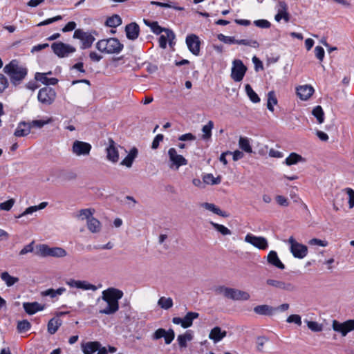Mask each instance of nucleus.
<instances>
[{
	"label": "nucleus",
	"instance_id": "f257e3e1",
	"mask_svg": "<svg viewBox=\"0 0 354 354\" xmlns=\"http://www.w3.org/2000/svg\"><path fill=\"white\" fill-rule=\"evenodd\" d=\"M122 290L109 288L102 292V299L104 304L100 305L99 313L105 315H113L119 309V300L122 297Z\"/></svg>",
	"mask_w": 354,
	"mask_h": 354
},
{
	"label": "nucleus",
	"instance_id": "f03ea898",
	"mask_svg": "<svg viewBox=\"0 0 354 354\" xmlns=\"http://www.w3.org/2000/svg\"><path fill=\"white\" fill-rule=\"evenodd\" d=\"M3 72L10 77V82L17 86L25 79L28 73V69L19 64L18 60L12 59L3 68Z\"/></svg>",
	"mask_w": 354,
	"mask_h": 354
},
{
	"label": "nucleus",
	"instance_id": "7ed1b4c3",
	"mask_svg": "<svg viewBox=\"0 0 354 354\" xmlns=\"http://www.w3.org/2000/svg\"><path fill=\"white\" fill-rule=\"evenodd\" d=\"M95 48L101 53L106 54H119L123 49L124 45L118 38L110 37L99 40Z\"/></svg>",
	"mask_w": 354,
	"mask_h": 354
},
{
	"label": "nucleus",
	"instance_id": "20e7f679",
	"mask_svg": "<svg viewBox=\"0 0 354 354\" xmlns=\"http://www.w3.org/2000/svg\"><path fill=\"white\" fill-rule=\"evenodd\" d=\"M82 349L84 354H93L96 351H97V354H108L109 352L113 353L117 351L115 347L110 345L102 346L99 342L82 343Z\"/></svg>",
	"mask_w": 354,
	"mask_h": 354
},
{
	"label": "nucleus",
	"instance_id": "39448f33",
	"mask_svg": "<svg viewBox=\"0 0 354 354\" xmlns=\"http://www.w3.org/2000/svg\"><path fill=\"white\" fill-rule=\"evenodd\" d=\"M219 292H223L225 297L233 300H248L250 299V295L247 292L232 288L221 286L217 289Z\"/></svg>",
	"mask_w": 354,
	"mask_h": 354
},
{
	"label": "nucleus",
	"instance_id": "423d86ee",
	"mask_svg": "<svg viewBox=\"0 0 354 354\" xmlns=\"http://www.w3.org/2000/svg\"><path fill=\"white\" fill-rule=\"evenodd\" d=\"M93 33L97 34L95 30L93 31V32H84L82 29H76L73 34V38L80 39L82 41V49L89 48L95 39Z\"/></svg>",
	"mask_w": 354,
	"mask_h": 354
},
{
	"label": "nucleus",
	"instance_id": "0eeeda50",
	"mask_svg": "<svg viewBox=\"0 0 354 354\" xmlns=\"http://www.w3.org/2000/svg\"><path fill=\"white\" fill-rule=\"evenodd\" d=\"M288 243L290 244V250L295 258L303 259L307 255V246L298 243L293 236L288 239Z\"/></svg>",
	"mask_w": 354,
	"mask_h": 354
},
{
	"label": "nucleus",
	"instance_id": "6e6552de",
	"mask_svg": "<svg viewBox=\"0 0 354 354\" xmlns=\"http://www.w3.org/2000/svg\"><path fill=\"white\" fill-rule=\"evenodd\" d=\"M168 156L169 158V167L178 170L180 167L187 165V160L182 155L178 154L175 148H170L168 150Z\"/></svg>",
	"mask_w": 354,
	"mask_h": 354
},
{
	"label": "nucleus",
	"instance_id": "1a4fd4ad",
	"mask_svg": "<svg viewBox=\"0 0 354 354\" xmlns=\"http://www.w3.org/2000/svg\"><path fill=\"white\" fill-rule=\"evenodd\" d=\"M51 48L53 53L59 57H68L71 53L76 51L75 47L62 41L53 43Z\"/></svg>",
	"mask_w": 354,
	"mask_h": 354
},
{
	"label": "nucleus",
	"instance_id": "9d476101",
	"mask_svg": "<svg viewBox=\"0 0 354 354\" xmlns=\"http://www.w3.org/2000/svg\"><path fill=\"white\" fill-rule=\"evenodd\" d=\"M247 67L240 59H234L232 62L231 77L235 82H241L246 73Z\"/></svg>",
	"mask_w": 354,
	"mask_h": 354
},
{
	"label": "nucleus",
	"instance_id": "9b49d317",
	"mask_svg": "<svg viewBox=\"0 0 354 354\" xmlns=\"http://www.w3.org/2000/svg\"><path fill=\"white\" fill-rule=\"evenodd\" d=\"M56 92L49 86H45L39 89L37 95L38 100L46 105L51 104L55 100Z\"/></svg>",
	"mask_w": 354,
	"mask_h": 354
},
{
	"label": "nucleus",
	"instance_id": "f8f14e48",
	"mask_svg": "<svg viewBox=\"0 0 354 354\" xmlns=\"http://www.w3.org/2000/svg\"><path fill=\"white\" fill-rule=\"evenodd\" d=\"M332 326L335 332L341 333L342 336H346L349 332L354 330V319H349L342 323L333 320Z\"/></svg>",
	"mask_w": 354,
	"mask_h": 354
},
{
	"label": "nucleus",
	"instance_id": "ddd939ff",
	"mask_svg": "<svg viewBox=\"0 0 354 354\" xmlns=\"http://www.w3.org/2000/svg\"><path fill=\"white\" fill-rule=\"evenodd\" d=\"M245 241L259 250H266L268 248V241L263 236H256L252 234H248L245 237Z\"/></svg>",
	"mask_w": 354,
	"mask_h": 354
},
{
	"label": "nucleus",
	"instance_id": "4468645a",
	"mask_svg": "<svg viewBox=\"0 0 354 354\" xmlns=\"http://www.w3.org/2000/svg\"><path fill=\"white\" fill-rule=\"evenodd\" d=\"M185 41L189 51L194 55H198L201 46L199 37L196 35L190 34L186 37Z\"/></svg>",
	"mask_w": 354,
	"mask_h": 354
},
{
	"label": "nucleus",
	"instance_id": "2eb2a0df",
	"mask_svg": "<svg viewBox=\"0 0 354 354\" xmlns=\"http://www.w3.org/2000/svg\"><path fill=\"white\" fill-rule=\"evenodd\" d=\"M91 145L83 141L75 140L72 147V151L76 156H86L90 153Z\"/></svg>",
	"mask_w": 354,
	"mask_h": 354
},
{
	"label": "nucleus",
	"instance_id": "dca6fc26",
	"mask_svg": "<svg viewBox=\"0 0 354 354\" xmlns=\"http://www.w3.org/2000/svg\"><path fill=\"white\" fill-rule=\"evenodd\" d=\"M162 337L164 338L165 344H169L175 337L174 330L169 329L168 330H166L164 328L157 329L153 335V339H159Z\"/></svg>",
	"mask_w": 354,
	"mask_h": 354
},
{
	"label": "nucleus",
	"instance_id": "f3484780",
	"mask_svg": "<svg viewBox=\"0 0 354 354\" xmlns=\"http://www.w3.org/2000/svg\"><path fill=\"white\" fill-rule=\"evenodd\" d=\"M106 158L108 160L115 163L119 160V153L116 143L112 138L109 139V146L106 148Z\"/></svg>",
	"mask_w": 354,
	"mask_h": 354
},
{
	"label": "nucleus",
	"instance_id": "a211bd4d",
	"mask_svg": "<svg viewBox=\"0 0 354 354\" xmlns=\"http://www.w3.org/2000/svg\"><path fill=\"white\" fill-rule=\"evenodd\" d=\"M266 283L268 286L277 288L280 290H286L288 292L295 291L296 289L295 286L292 283H286L285 281H279V280L268 279L266 281Z\"/></svg>",
	"mask_w": 354,
	"mask_h": 354
},
{
	"label": "nucleus",
	"instance_id": "6ab92c4d",
	"mask_svg": "<svg viewBox=\"0 0 354 354\" xmlns=\"http://www.w3.org/2000/svg\"><path fill=\"white\" fill-rule=\"evenodd\" d=\"M126 36L129 40L136 39L140 33V27L136 22H132L125 26Z\"/></svg>",
	"mask_w": 354,
	"mask_h": 354
},
{
	"label": "nucleus",
	"instance_id": "aec40b11",
	"mask_svg": "<svg viewBox=\"0 0 354 354\" xmlns=\"http://www.w3.org/2000/svg\"><path fill=\"white\" fill-rule=\"evenodd\" d=\"M315 90L310 85L299 86L297 88V93L299 98L302 100H307L313 94Z\"/></svg>",
	"mask_w": 354,
	"mask_h": 354
},
{
	"label": "nucleus",
	"instance_id": "412c9836",
	"mask_svg": "<svg viewBox=\"0 0 354 354\" xmlns=\"http://www.w3.org/2000/svg\"><path fill=\"white\" fill-rule=\"evenodd\" d=\"M268 263L280 270L285 269L284 264L279 259L277 252L272 250L267 256Z\"/></svg>",
	"mask_w": 354,
	"mask_h": 354
},
{
	"label": "nucleus",
	"instance_id": "4be33fe9",
	"mask_svg": "<svg viewBox=\"0 0 354 354\" xmlns=\"http://www.w3.org/2000/svg\"><path fill=\"white\" fill-rule=\"evenodd\" d=\"M52 72L49 71L47 73H36L35 74V80L37 81L41 82L42 84L48 86V85H55L58 82V80L55 77L48 78L46 77L47 75H51Z\"/></svg>",
	"mask_w": 354,
	"mask_h": 354
},
{
	"label": "nucleus",
	"instance_id": "5701e85b",
	"mask_svg": "<svg viewBox=\"0 0 354 354\" xmlns=\"http://www.w3.org/2000/svg\"><path fill=\"white\" fill-rule=\"evenodd\" d=\"M31 131V127L30 124L24 121L20 122L14 133L16 137H24L28 136Z\"/></svg>",
	"mask_w": 354,
	"mask_h": 354
},
{
	"label": "nucleus",
	"instance_id": "b1692460",
	"mask_svg": "<svg viewBox=\"0 0 354 354\" xmlns=\"http://www.w3.org/2000/svg\"><path fill=\"white\" fill-rule=\"evenodd\" d=\"M138 150L136 147H133L128 155L122 160L120 165H124L127 167H131L133 162L136 158L138 156Z\"/></svg>",
	"mask_w": 354,
	"mask_h": 354
},
{
	"label": "nucleus",
	"instance_id": "393cba45",
	"mask_svg": "<svg viewBox=\"0 0 354 354\" xmlns=\"http://www.w3.org/2000/svg\"><path fill=\"white\" fill-rule=\"evenodd\" d=\"M23 307L25 311L29 315H33L38 311L42 310L44 308V306H41L38 302H25L23 304Z\"/></svg>",
	"mask_w": 354,
	"mask_h": 354
},
{
	"label": "nucleus",
	"instance_id": "a878e982",
	"mask_svg": "<svg viewBox=\"0 0 354 354\" xmlns=\"http://www.w3.org/2000/svg\"><path fill=\"white\" fill-rule=\"evenodd\" d=\"M271 344L269 339L265 336H259L256 339L257 351L259 353L266 352V348H269Z\"/></svg>",
	"mask_w": 354,
	"mask_h": 354
},
{
	"label": "nucleus",
	"instance_id": "bb28decb",
	"mask_svg": "<svg viewBox=\"0 0 354 354\" xmlns=\"http://www.w3.org/2000/svg\"><path fill=\"white\" fill-rule=\"evenodd\" d=\"M226 334L225 330H222L220 327L216 326L211 330L209 337L214 342H218L225 337Z\"/></svg>",
	"mask_w": 354,
	"mask_h": 354
},
{
	"label": "nucleus",
	"instance_id": "cd10ccee",
	"mask_svg": "<svg viewBox=\"0 0 354 354\" xmlns=\"http://www.w3.org/2000/svg\"><path fill=\"white\" fill-rule=\"evenodd\" d=\"M254 311L258 315H272L275 313V309L274 307L264 304L255 306L254 308Z\"/></svg>",
	"mask_w": 354,
	"mask_h": 354
},
{
	"label": "nucleus",
	"instance_id": "c85d7f7f",
	"mask_svg": "<svg viewBox=\"0 0 354 354\" xmlns=\"http://www.w3.org/2000/svg\"><path fill=\"white\" fill-rule=\"evenodd\" d=\"M199 313L196 312H188L183 318V328H187L192 326L193 321L198 318Z\"/></svg>",
	"mask_w": 354,
	"mask_h": 354
},
{
	"label": "nucleus",
	"instance_id": "c756f323",
	"mask_svg": "<svg viewBox=\"0 0 354 354\" xmlns=\"http://www.w3.org/2000/svg\"><path fill=\"white\" fill-rule=\"evenodd\" d=\"M202 206L205 208L206 209L212 212L213 213L216 214V215L221 216L224 218H227L229 216V214H227L225 211H222L220 208L216 207L213 203H204L202 204Z\"/></svg>",
	"mask_w": 354,
	"mask_h": 354
},
{
	"label": "nucleus",
	"instance_id": "7c9ffc66",
	"mask_svg": "<svg viewBox=\"0 0 354 354\" xmlns=\"http://www.w3.org/2000/svg\"><path fill=\"white\" fill-rule=\"evenodd\" d=\"M62 321L59 317H53L48 323V331L50 334H55L62 325Z\"/></svg>",
	"mask_w": 354,
	"mask_h": 354
},
{
	"label": "nucleus",
	"instance_id": "2f4dec72",
	"mask_svg": "<svg viewBox=\"0 0 354 354\" xmlns=\"http://www.w3.org/2000/svg\"><path fill=\"white\" fill-rule=\"evenodd\" d=\"M193 339L192 331L190 330H187L184 334L179 335L177 337V341L179 346L183 347L187 346V342L191 341Z\"/></svg>",
	"mask_w": 354,
	"mask_h": 354
},
{
	"label": "nucleus",
	"instance_id": "473e14b6",
	"mask_svg": "<svg viewBox=\"0 0 354 354\" xmlns=\"http://www.w3.org/2000/svg\"><path fill=\"white\" fill-rule=\"evenodd\" d=\"M87 227L92 233H97L101 230V223L97 218L91 217L87 221Z\"/></svg>",
	"mask_w": 354,
	"mask_h": 354
},
{
	"label": "nucleus",
	"instance_id": "72a5a7b5",
	"mask_svg": "<svg viewBox=\"0 0 354 354\" xmlns=\"http://www.w3.org/2000/svg\"><path fill=\"white\" fill-rule=\"evenodd\" d=\"M122 18L118 15H113L111 17H109L106 21L105 25L111 28H116L122 24Z\"/></svg>",
	"mask_w": 354,
	"mask_h": 354
},
{
	"label": "nucleus",
	"instance_id": "f704fd0d",
	"mask_svg": "<svg viewBox=\"0 0 354 354\" xmlns=\"http://www.w3.org/2000/svg\"><path fill=\"white\" fill-rule=\"evenodd\" d=\"M145 24L149 27L151 31L156 35H160L161 32H164L165 28H162L159 26L157 21H151L148 19H144Z\"/></svg>",
	"mask_w": 354,
	"mask_h": 354
},
{
	"label": "nucleus",
	"instance_id": "c9c22d12",
	"mask_svg": "<svg viewBox=\"0 0 354 354\" xmlns=\"http://www.w3.org/2000/svg\"><path fill=\"white\" fill-rule=\"evenodd\" d=\"M214 128V122L209 120L207 124L204 125L202 128L203 134L202 135V139L206 140H209L212 137V130Z\"/></svg>",
	"mask_w": 354,
	"mask_h": 354
},
{
	"label": "nucleus",
	"instance_id": "e433bc0d",
	"mask_svg": "<svg viewBox=\"0 0 354 354\" xmlns=\"http://www.w3.org/2000/svg\"><path fill=\"white\" fill-rule=\"evenodd\" d=\"M1 279L6 283L7 286L10 287L19 281V278L12 277L8 272H3L1 274Z\"/></svg>",
	"mask_w": 354,
	"mask_h": 354
},
{
	"label": "nucleus",
	"instance_id": "4c0bfd02",
	"mask_svg": "<svg viewBox=\"0 0 354 354\" xmlns=\"http://www.w3.org/2000/svg\"><path fill=\"white\" fill-rule=\"evenodd\" d=\"M203 180L207 185H218L221 182V176L214 178L212 174H206L203 176Z\"/></svg>",
	"mask_w": 354,
	"mask_h": 354
},
{
	"label": "nucleus",
	"instance_id": "58836bf2",
	"mask_svg": "<svg viewBox=\"0 0 354 354\" xmlns=\"http://www.w3.org/2000/svg\"><path fill=\"white\" fill-rule=\"evenodd\" d=\"M245 90L247 95L253 103H258L260 102L259 95L255 93L250 84H248L245 86Z\"/></svg>",
	"mask_w": 354,
	"mask_h": 354
},
{
	"label": "nucleus",
	"instance_id": "ea45409f",
	"mask_svg": "<svg viewBox=\"0 0 354 354\" xmlns=\"http://www.w3.org/2000/svg\"><path fill=\"white\" fill-rule=\"evenodd\" d=\"M66 291V288L60 287L57 290L49 288L45 291L41 292L42 296H49L51 298L55 297L57 295H61Z\"/></svg>",
	"mask_w": 354,
	"mask_h": 354
},
{
	"label": "nucleus",
	"instance_id": "a19ab883",
	"mask_svg": "<svg viewBox=\"0 0 354 354\" xmlns=\"http://www.w3.org/2000/svg\"><path fill=\"white\" fill-rule=\"evenodd\" d=\"M304 160L301 156L296 153H291L288 158H286L284 163L288 166L295 165L299 161Z\"/></svg>",
	"mask_w": 354,
	"mask_h": 354
},
{
	"label": "nucleus",
	"instance_id": "79ce46f5",
	"mask_svg": "<svg viewBox=\"0 0 354 354\" xmlns=\"http://www.w3.org/2000/svg\"><path fill=\"white\" fill-rule=\"evenodd\" d=\"M239 147L246 153H252V149L249 139L246 137H240L239 140Z\"/></svg>",
	"mask_w": 354,
	"mask_h": 354
},
{
	"label": "nucleus",
	"instance_id": "37998d69",
	"mask_svg": "<svg viewBox=\"0 0 354 354\" xmlns=\"http://www.w3.org/2000/svg\"><path fill=\"white\" fill-rule=\"evenodd\" d=\"M313 115L316 118L317 122L322 124L324 121V113L321 106H316L313 111Z\"/></svg>",
	"mask_w": 354,
	"mask_h": 354
},
{
	"label": "nucleus",
	"instance_id": "c03bdc74",
	"mask_svg": "<svg viewBox=\"0 0 354 354\" xmlns=\"http://www.w3.org/2000/svg\"><path fill=\"white\" fill-rule=\"evenodd\" d=\"M158 304L162 308L167 310L173 306V300L170 297L166 298L165 297H162L159 299Z\"/></svg>",
	"mask_w": 354,
	"mask_h": 354
},
{
	"label": "nucleus",
	"instance_id": "a18cd8bd",
	"mask_svg": "<svg viewBox=\"0 0 354 354\" xmlns=\"http://www.w3.org/2000/svg\"><path fill=\"white\" fill-rule=\"evenodd\" d=\"M277 104V99L275 96V93L274 91H270L268 94V102H267V108L270 111H274L273 105Z\"/></svg>",
	"mask_w": 354,
	"mask_h": 354
},
{
	"label": "nucleus",
	"instance_id": "49530a36",
	"mask_svg": "<svg viewBox=\"0 0 354 354\" xmlns=\"http://www.w3.org/2000/svg\"><path fill=\"white\" fill-rule=\"evenodd\" d=\"M49 257H64L66 256V251L59 247L51 248Z\"/></svg>",
	"mask_w": 354,
	"mask_h": 354
},
{
	"label": "nucleus",
	"instance_id": "de8ad7c7",
	"mask_svg": "<svg viewBox=\"0 0 354 354\" xmlns=\"http://www.w3.org/2000/svg\"><path fill=\"white\" fill-rule=\"evenodd\" d=\"M210 224L216 230L219 232L223 235H230L232 234L231 231L223 225L216 223L213 221H211Z\"/></svg>",
	"mask_w": 354,
	"mask_h": 354
},
{
	"label": "nucleus",
	"instance_id": "09e8293b",
	"mask_svg": "<svg viewBox=\"0 0 354 354\" xmlns=\"http://www.w3.org/2000/svg\"><path fill=\"white\" fill-rule=\"evenodd\" d=\"M217 38L221 41L227 44H237V39H236L234 37L225 36L223 34H218Z\"/></svg>",
	"mask_w": 354,
	"mask_h": 354
},
{
	"label": "nucleus",
	"instance_id": "8fccbe9b",
	"mask_svg": "<svg viewBox=\"0 0 354 354\" xmlns=\"http://www.w3.org/2000/svg\"><path fill=\"white\" fill-rule=\"evenodd\" d=\"M77 288L82 289V290H96L97 288L95 286L88 283L86 281H77Z\"/></svg>",
	"mask_w": 354,
	"mask_h": 354
},
{
	"label": "nucleus",
	"instance_id": "3c124183",
	"mask_svg": "<svg viewBox=\"0 0 354 354\" xmlns=\"http://www.w3.org/2000/svg\"><path fill=\"white\" fill-rule=\"evenodd\" d=\"M93 212H94V209H82L79 212L78 216L81 217L82 220L84 218H86L87 221H88V219H90V218H91V217H93L92 215L93 214Z\"/></svg>",
	"mask_w": 354,
	"mask_h": 354
},
{
	"label": "nucleus",
	"instance_id": "603ef678",
	"mask_svg": "<svg viewBox=\"0 0 354 354\" xmlns=\"http://www.w3.org/2000/svg\"><path fill=\"white\" fill-rule=\"evenodd\" d=\"M30 324L28 321L24 319L19 321L17 324V329L19 332H26L30 328Z\"/></svg>",
	"mask_w": 354,
	"mask_h": 354
},
{
	"label": "nucleus",
	"instance_id": "864d4df0",
	"mask_svg": "<svg viewBox=\"0 0 354 354\" xmlns=\"http://www.w3.org/2000/svg\"><path fill=\"white\" fill-rule=\"evenodd\" d=\"M309 329L314 332H319L322 330V326L316 322L305 321Z\"/></svg>",
	"mask_w": 354,
	"mask_h": 354
},
{
	"label": "nucleus",
	"instance_id": "5fc2aeb1",
	"mask_svg": "<svg viewBox=\"0 0 354 354\" xmlns=\"http://www.w3.org/2000/svg\"><path fill=\"white\" fill-rule=\"evenodd\" d=\"M237 44H242L245 46H249L253 47L254 48H257L259 46V44L256 40H249V39H237Z\"/></svg>",
	"mask_w": 354,
	"mask_h": 354
},
{
	"label": "nucleus",
	"instance_id": "6e6d98bb",
	"mask_svg": "<svg viewBox=\"0 0 354 354\" xmlns=\"http://www.w3.org/2000/svg\"><path fill=\"white\" fill-rule=\"evenodd\" d=\"M15 202V199L11 198L3 203H0V209L5 211L10 210L12 206L14 205Z\"/></svg>",
	"mask_w": 354,
	"mask_h": 354
},
{
	"label": "nucleus",
	"instance_id": "4d7b16f0",
	"mask_svg": "<svg viewBox=\"0 0 354 354\" xmlns=\"http://www.w3.org/2000/svg\"><path fill=\"white\" fill-rule=\"evenodd\" d=\"M9 86V82L6 77L0 73V93H2Z\"/></svg>",
	"mask_w": 354,
	"mask_h": 354
},
{
	"label": "nucleus",
	"instance_id": "13d9d810",
	"mask_svg": "<svg viewBox=\"0 0 354 354\" xmlns=\"http://www.w3.org/2000/svg\"><path fill=\"white\" fill-rule=\"evenodd\" d=\"M274 19L278 22L280 21L281 19H283L285 21L288 22L290 20V15L287 11L278 10V13L275 15Z\"/></svg>",
	"mask_w": 354,
	"mask_h": 354
},
{
	"label": "nucleus",
	"instance_id": "bf43d9fd",
	"mask_svg": "<svg viewBox=\"0 0 354 354\" xmlns=\"http://www.w3.org/2000/svg\"><path fill=\"white\" fill-rule=\"evenodd\" d=\"M38 248H39L38 254H40L41 256L48 257L50 255V254H48V253H50L51 248L48 247L47 245H44V244L39 245Z\"/></svg>",
	"mask_w": 354,
	"mask_h": 354
},
{
	"label": "nucleus",
	"instance_id": "052dcab7",
	"mask_svg": "<svg viewBox=\"0 0 354 354\" xmlns=\"http://www.w3.org/2000/svg\"><path fill=\"white\" fill-rule=\"evenodd\" d=\"M344 191L348 196L349 208L351 209L354 207V190L351 188L347 187Z\"/></svg>",
	"mask_w": 354,
	"mask_h": 354
},
{
	"label": "nucleus",
	"instance_id": "680f3d73",
	"mask_svg": "<svg viewBox=\"0 0 354 354\" xmlns=\"http://www.w3.org/2000/svg\"><path fill=\"white\" fill-rule=\"evenodd\" d=\"M254 24L261 28H268L270 27L271 24L266 19H258L254 21Z\"/></svg>",
	"mask_w": 354,
	"mask_h": 354
},
{
	"label": "nucleus",
	"instance_id": "e2e57ef3",
	"mask_svg": "<svg viewBox=\"0 0 354 354\" xmlns=\"http://www.w3.org/2000/svg\"><path fill=\"white\" fill-rule=\"evenodd\" d=\"M48 121H44L41 120H35L32 122H28L30 126L31 127V129L33 127L36 128H42L45 124H48Z\"/></svg>",
	"mask_w": 354,
	"mask_h": 354
},
{
	"label": "nucleus",
	"instance_id": "0e129e2a",
	"mask_svg": "<svg viewBox=\"0 0 354 354\" xmlns=\"http://www.w3.org/2000/svg\"><path fill=\"white\" fill-rule=\"evenodd\" d=\"M62 19V16L57 15L56 17H54L53 18L47 19L40 22L39 24H38L37 26H42L48 25V24H52L53 22L58 21L61 20Z\"/></svg>",
	"mask_w": 354,
	"mask_h": 354
},
{
	"label": "nucleus",
	"instance_id": "69168bd1",
	"mask_svg": "<svg viewBox=\"0 0 354 354\" xmlns=\"http://www.w3.org/2000/svg\"><path fill=\"white\" fill-rule=\"evenodd\" d=\"M315 54L316 57L320 61L322 62L324 57V50L322 46H317L315 48Z\"/></svg>",
	"mask_w": 354,
	"mask_h": 354
},
{
	"label": "nucleus",
	"instance_id": "338daca9",
	"mask_svg": "<svg viewBox=\"0 0 354 354\" xmlns=\"http://www.w3.org/2000/svg\"><path fill=\"white\" fill-rule=\"evenodd\" d=\"M287 322L295 323L299 326L301 324V317L298 315H291L287 318Z\"/></svg>",
	"mask_w": 354,
	"mask_h": 354
},
{
	"label": "nucleus",
	"instance_id": "774afa93",
	"mask_svg": "<svg viewBox=\"0 0 354 354\" xmlns=\"http://www.w3.org/2000/svg\"><path fill=\"white\" fill-rule=\"evenodd\" d=\"M164 136L162 134H158L153 139L151 144V149H156L159 147L160 142L162 141Z\"/></svg>",
	"mask_w": 354,
	"mask_h": 354
}]
</instances>
